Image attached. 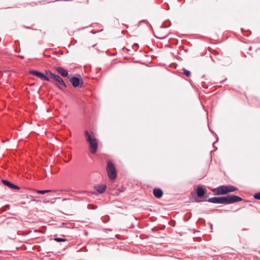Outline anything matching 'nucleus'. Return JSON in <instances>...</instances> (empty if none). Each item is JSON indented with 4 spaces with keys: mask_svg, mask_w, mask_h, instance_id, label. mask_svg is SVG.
<instances>
[{
    "mask_svg": "<svg viewBox=\"0 0 260 260\" xmlns=\"http://www.w3.org/2000/svg\"><path fill=\"white\" fill-rule=\"evenodd\" d=\"M238 189L236 187L229 185H221L213 190L215 195H223L226 194L230 192H234L238 190Z\"/></svg>",
    "mask_w": 260,
    "mask_h": 260,
    "instance_id": "obj_1",
    "label": "nucleus"
},
{
    "mask_svg": "<svg viewBox=\"0 0 260 260\" xmlns=\"http://www.w3.org/2000/svg\"><path fill=\"white\" fill-rule=\"evenodd\" d=\"M183 74L187 77H189L191 76L190 72L185 69H183Z\"/></svg>",
    "mask_w": 260,
    "mask_h": 260,
    "instance_id": "obj_17",
    "label": "nucleus"
},
{
    "mask_svg": "<svg viewBox=\"0 0 260 260\" xmlns=\"http://www.w3.org/2000/svg\"><path fill=\"white\" fill-rule=\"evenodd\" d=\"M28 73L29 74L36 76V77L40 78L41 80L51 82L59 89H60V90H63L62 88L60 86V85L58 83H55L53 80L50 79V78H49L48 76H46L45 74L38 71L30 70L28 71Z\"/></svg>",
    "mask_w": 260,
    "mask_h": 260,
    "instance_id": "obj_3",
    "label": "nucleus"
},
{
    "mask_svg": "<svg viewBox=\"0 0 260 260\" xmlns=\"http://www.w3.org/2000/svg\"><path fill=\"white\" fill-rule=\"evenodd\" d=\"M208 202L214 204H222V197H215L209 199L207 200Z\"/></svg>",
    "mask_w": 260,
    "mask_h": 260,
    "instance_id": "obj_8",
    "label": "nucleus"
},
{
    "mask_svg": "<svg viewBox=\"0 0 260 260\" xmlns=\"http://www.w3.org/2000/svg\"><path fill=\"white\" fill-rule=\"evenodd\" d=\"M85 135L86 138V141L89 144L90 152L94 154L98 150V141L94 136L90 135L87 131H85Z\"/></svg>",
    "mask_w": 260,
    "mask_h": 260,
    "instance_id": "obj_2",
    "label": "nucleus"
},
{
    "mask_svg": "<svg viewBox=\"0 0 260 260\" xmlns=\"http://www.w3.org/2000/svg\"><path fill=\"white\" fill-rule=\"evenodd\" d=\"M56 71L64 77H68L69 73L67 70H65L62 67H55Z\"/></svg>",
    "mask_w": 260,
    "mask_h": 260,
    "instance_id": "obj_7",
    "label": "nucleus"
},
{
    "mask_svg": "<svg viewBox=\"0 0 260 260\" xmlns=\"http://www.w3.org/2000/svg\"><path fill=\"white\" fill-rule=\"evenodd\" d=\"M153 194L154 197L157 199H160L162 197L163 192L160 188H155L153 190Z\"/></svg>",
    "mask_w": 260,
    "mask_h": 260,
    "instance_id": "obj_11",
    "label": "nucleus"
},
{
    "mask_svg": "<svg viewBox=\"0 0 260 260\" xmlns=\"http://www.w3.org/2000/svg\"><path fill=\"white\" fill-rule=\"evenodd\" d=\"M70 81L74 87H77L80 85L82 86L83 83V80L81 79V76L79 75L70 78Z\"/></svg>",
    "mask_w": 260,
    "mask_h": 260,
    "instance_id": "obj_6",
    "label": "nucleus"
},
{
    "mask_svg": "<svg viewBox=\"0 0 260 260\" xmlns=\"http://www.w3.org/2000/svg\"><path fill=\"white\" fill-rule=\"evenodd\" d=\"M3 183L12 189H19V187L7 180H2Z\"/></svg>",
    "mask_w": 260,
    "mask_h": 260,
    "instance_id": "obj_10",
    "label": "nucleus"
},
{
    "mask_svg": "<svg viewBox=\"0 0 260 260\" xmlns=\"http://www.w3.org/2000/svg\"><path fill=\"white\" fill-rule=\"evenodd\" d=\"M222 204L228 205L241 202L243 200V199L236 195L229 194L226 196L222 197Z\"/></svg>",
    "mask_w": 260,
    "mask_h": 260,
    "instance_id": "obj_4",
    "label": "nucleus"
},
{
    "mask_svg": "<svg viewBox=\"0 0 260 260\" xmlns=\"http://www.w3.org/2000/svg\"><path fill=\"white\" fill-rule=\"evenodd\" d=\"M52 79H53L56 81L60 83L63 87H67V85L64 81L63 79L58 75L57 74H53V77Z\"/></svg>",
    "mask_w": 260,
    "mask_h": 260,
    "instance_id": "obj_9",
    "label": "nucleus"
},
{
    "mask_svg": "<svg viewBox=\"0 0 260 260\" xmlns=\"http://www.w3.org/2000/svg\"><path fill=\"white\" fill-rule=\"evenodd\" d=\"M94 189L100 193H103L105 192L107 188V186L105 184L94 186Z\"/></svg>",
    "mask_w": 260,
    "mask_h": 260,
    "instance_id": "obj_12",
    "label": "nucleus"
},
{
    "mask_svg": "<svg viewBox=\"0 0 260 260\" xmlns=\"http://www.w3.org/2000/svg\"><path fill=\"white\" fill-rule=\"evenodd\" d=\"M51 190H38L37 192L40 194H44L46 193L51 192Z\"/></svg>",
    "mask_w": 260,
    "mask_h": 260,
    "instance_id": "obj_16",
    "label": "nucleus"
},
{
    "mask_svg": "<svg viewBox=\"0 0 260 260\" xmlns=\"http://www.w3.org/2000/svg\"><path fill=\"white\" fill-rule=\"evenodd\" d=\"M54 240L57 242H66L67 241L66 239L62 238H54Z\"/></svg>",
    "mask_w": 260,
    "mask_h": 260,
    "instance_id": "obj_15",
    "label": "nucleus"
},
{
    "mask_svg": "<svg viewBox=\"0 0 260 260\" xmlns=\"http://www.w3.org/2000/svg\"><path fill=\"white\" fill-rule=\"evenodd\" d=\"M106 170L108 177L111 180L114 179L116 178L117 172L116 168L112 161H108Z\"/></svg>",
    "mask_w": 260,
    "mask_h": 260,
    "instance_id": "obj_5",
    "label": "nucleus"
},
{
    "mask_svg": "<svg viewBox=\"0 0 260 260\" xmlns=\"http://www.w3.org/2000/svg\"><path fill=\"white\" fill-rule=\"evenodd\" d=\"M254 199L260 200V192L254 195Z\"/></svg>",
    "mask_w": 260,
    "mask_h": 260,
    "instance_id": "obj_18",
    "label": "nucleus"
},
{
    "mask_svg": "<svg viewBox=\"0 0 260 260\" xmlns=\"http://www.w3.org/2000/svg\"><path fill=\"white\" fill-rule=\"evenodd\" d=\"M205 194V191L202 187H198L197 190V194L198 198L203 197Z\"/></svg>",
    "mask_w": 260,
    "mask_h": 260,
    "instance_id": "obj_13",
    "label": "nucleus"
},
{
    "mask_svg": "<svg viewBox=\"0 0 260 260\" xmlns=\"http://www.w3.org/2000/svg\"><path fill=\"white\" fill-rule=\"evenodd\" d=\"M45 72H46V75L47 76H48L49 78H50V79H52V77H53V74H55L54 73H52L49 70H46L45 71Z\"/></svg>",
    "mask_w": 260,
    "mask_h": 260,
    "instance_id": "obj_14",
    "label": "nucleus"
},
{
    "mask_svg": "<svg viewBox=\"0 0 260 260\" xmlns=\"http://www.w3.org/2000/svg\"><path fill=\"white\" fill-rule=\"evenodd\" d=\"M133 46H134V47H135V46H136V47H137V48H139V46H138V45L137 44H136V43H135V44H134Z\"/></svg>",
    "mask_w": 260,
    "mask_h": 260,
    "instance_id": "obj_19",
    "label": "nucleus"
}]
</instances>
